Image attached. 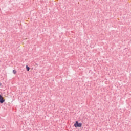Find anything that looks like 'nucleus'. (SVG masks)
I'll use <instances>...</instances> for the list:
<instances>
[{"mask_svg": "<svg viewBox=\"0 0 131 131\" xmlns=\"http://www.w3.org/2000/svg\"><path fill=\"white\" fill-rule=\"evenodd\" d=\"M82 124L81 123H78V121H76L74 124L75 127H81Z\"/></svg>", "mask_w": 131, "mask_h": 131, "instance_id": "obj_1", "label": "nucleus"}, {"mask_svg": "<svg viewBox=\"0 0 131 131\" xmlns=\"http://www.w3.org/2000/svg\"><path fill=\"white\" fill-rule=\"evenodd\" d=\"M5 102V99L3 98V96L2 95H0V103L1 104H3Z\"/></svg>", "mask_w": 131, "mask_h": 131, "instance_id": "obj_2", "label": "nucleus"}, {"mask_svg": "<svg viewBox=\"0 0 131 131\" xmlns=\"http://www.w3.org/2000/svg\"><path fill=\"white\" fill-rule=\"evenodd\" d=\"M26 68L27 71H29L30 68H29V67H28V66H26Z\"/></svg>", "mask_w": 131, "mask_h": 131, "instance_id": "obj_3", "label": "nucleus"}, {"mask_svg": "<svg viewBox=\"0 0 131 131\" xmlns=\"http://www.w3.org/2000/svg\"><path fill=\"white\" fill-rule=\"evenodd\" d=\"M16 71L15 70H13V73H14V74H16Z\"/></svg>", "mask_w": 131, "mask_h": 131, "instance_id": "obj_4", "label": "nucleus"}, {"mask_svg": "<svg viewBox=\"0 0 131 131\" xmlns=\"http://www.w3.org/2000/svg\"><path fill=\"white\" fill-rule=\"evenodd\" d=\"M1 85H2V83H0V86H1Z\"/></svg>", "mask_w": 131, "mask_h": 131, "instance_id": "obj_5", "label": "nucleus"}]
</instances>
